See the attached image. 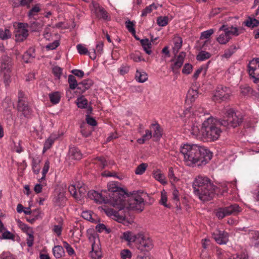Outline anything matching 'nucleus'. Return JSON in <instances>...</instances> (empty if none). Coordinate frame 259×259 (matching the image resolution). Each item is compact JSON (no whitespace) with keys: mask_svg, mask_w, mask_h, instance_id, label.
I'll list each match as a JSON object with an SVG mask.
<instances>
[{"mask_svg":"<svg viewBox=\"0 0 259 259\" xmlns=\"http://www.w3.org/2000/svg\"><path fill=\"white\" fill-rule=\"evenodd\" d=\"M231 93V90L229 88L220 85L216 89L212 100L218 102L226 101L230 98Z\"/></svg>","mask_w":259,"mask_h":259,"instance_id":"11","label":"nucleus"},{"mask_svg":"<svg viewBox=\"0 0 259 259\" xmlns=\"http://www.w3.org/2000/svg\"><path fill=\"white\" fill-rule=\"evenodd\" d=\"M211 56V55L209 52L201 51L196 56V59L199 61H203L207 59H209Z\"/></svg>","mask_w":259,"mask_h":259,"instance_id":"34","label":"nucleus"},{"mask_svg":"<svg viewBox=\"0 0 259 259\" xmlns=\"http://www.w3.org/2000/svg\"><path fill=\"white\" fill-rule=\"evenodd\" d=\"M88 195L90 198L94 200L97 203L100 204L102 203L109 204V198L103 196L102 194L99 193L97 191L91 190L88 192Z\"/></svg>","mask_w":259,"mask_h":259,"instance_id":"17","label":"nucleus"},{"mask_svg":"<svg viewBox=\"0 0 259 259\" xmlns=\"http://www.w3.org/2000/svg\"><path fill=\"white\" fill-rule=\"evenodd\" d=\"M157 23L160 26H165L168 23V18L167 17H159L157 19Z\"/></svg>","mask_w":259,"mask_h":259,"instance_id":"51","label":"nucleus"},{"mask_svg":"<svg viewBox=\"0 0 259 259\" xmlns=\"http://www.w3.org/2000/svg\"><path fill=\"white\" fill-rule=\"evenodd\" d=\"M76 104L78 108L84 109L87 107L88 101L83 96H81L77 98Z\"/></svg>","mask_w":259,"mask_h":259,"instance_id":"37","label":"nucleus"},{"mask_svg":"<svg viewBox=\"0 0 259 259\" xmlns=\"http://www.w3.org/2000/svg\"><path fill=\"white\" fill-rule=\"evenodd\" d=\"M68 81L70 89L71 90H74L76 88L77 89L78 84L77 83L75 77L73 75H69L68 76Z\"/></svg>","mask_w":259,"mask_h":259,"instance_id":"40","label":"nucleus"},{"mask_svg":"<svg viewBox=\"0 0 259 259\" xmlns=\"http://www.w3.org/2000/svg\"><path fill=\"white\" fill-rule=\"evenodd\" d=\"M259 24V21L255 18H251L249 17L245 22V25L249 27L253 28L258 26Z\"/></svg>","mask_w":259,"mask_h":259,"instance_id":"45","label":"nucleus"},{"mask_svg":"<svg viewBox=\"0 0 259 259\" xmlns=\"http://www.w3.org/2000/svg\"><path fill=\"white\" fill-rule=\"evenodd\" d=\"M86 120L87 123L92 126H96L97 124L96 120L89 115L86 116Z\"/></svg>","mask_w":259,"mask_h":259,"instance_id":"63","label":"nucleus"},{"mask_svg":"<svg viewBox=\"0 0 259 259\" xmlns=\"http://www.w3.org/2000/svg\"><path fill=\"white\" fill-rule=\"evenodd\" d=\"M130 58L136 62L145 61L144 59L142 58L140 53L139 52H135L134 53L131 54L130 55Z\"/></svg>","mask_w":259,"mask_h":259,"instance_id":"49","label":"nucleus"},{"mask_svg":"<svg viewBox=\"0 0 259 259\" xmlns=\"http://www.w3.org/2000/svg\"><path fill=\"white\" fill-rule=\"evenodd\" d=\"M198 97V92L197 90L190 89L187 95V100L191 102H194Z\"/></svg>","mask_w":259,"mask_h":259,"instance_id":"30","label":"nucleus"},{"mask_svg":"<svg viewBox=\"0 0 259 259\" xmlns=\"http://www.w3.org/2000/svg\"><path fill=\"white\" fill-rule=\"evenodd\" d=\"M226 116L223 119H220V123L222 126L229 128L236 127L242 122V117L241 115H237L233 109L230 108L226 110Z\"/></svg>","mask_w":259,"mask_h":259,"instance_id":"6","label":"nucleus"},{"mask_svg":"<svg viewBox=\"0 0 259 259\" xmlns=\"http://www.w3.org/2000/svg\"><path fill=\"white\" fill-rule=\"evenodd\" d=\"M13 66L12 59L7 55H4L0 60V72H12Z\"/></svg>","mask_w":259,"mask_h":259,"instance_id":"14","label":"nucleus"},{"mask_svg":"<svg viewBox=\"0 0 259 259\" xmlns=\"http://www.w3.org/2000/svg\"><path fill=\"white\" fill-rule=\"evenodd\" d=\"M237 48L235 45L231 46L225 51L223 57L226 58H230L237 50Z\"/></svg>","mask_w":259,"mask_h":259,"instance_id":"39","label":"nucleus"},{"mask_svg":"<svg viewBox=\"0 0 259 259\" xmlns=\"http://www.w3.org/2000/svg\"><path fill=\"white\" fill-rule=\"evenodd\" d=\"M54 256L56 258H61L64 254L63 247L60 245H56L53 248Z\"/></svg>","mask_w":259,"mask_h":259,"instance_id":"29","label":"nucleus"},{"mask_svg":"<svg viewBox=\"0 0 259 259\" xmlns=\"http://www.w3.org/2000/svg\"><path fill=\"white\" fill-rule=\"evenodd\" d=\"M2 238L4 239L14 240L15 239V235L10 231H6L3 233Z\"/></svg>","mask_w":259,"mask_h":259,"instance_id":"57","label":"nucleus"},{"mask_svg":"<svg viewBox=\"0 0 259 259\" xmlns=\"http://www.w3.org/2000/svg\"><path fill=\"white\" fill-rule=\"evenodd\" d=\"M220 119L213 117L208 118L202 123L201 129V139L205 141H214L218 140L222 133L219 126Z\"/></svg>","mask_w":259,"mask_h":259,"instance_id":"3","label":"nucleus"},{"mask_svg":"<svg viewBox=\"0 0 259 259\" xmlns=\"http://www.w3.org/2000/svg\"><path fill=\"white\" fill-rule=\"evenodd\" d=\"M119 209V211H117L111 208H108L105 210L106 214L111 217L113 219L118 222L119 223H122L125 221V215L122 213V210Z\"/></svg>","mask_w":259,"mask_h":259,"instance_id":"19","label":"nucleus"},{"mask_svg":"<svg viewBox=\"0 0 259 259\" xmlns=\"http://www.w3.org/2000/svg\"><path fill=\"white\" fill-rule=\"evenodd\" d=\"M148 165L147 163H142L139 165L135 170V174L137 175H142L146 170Z\"/></svg>","mask_w":259,"mask_h":259,"instance_id":"46","label":"nucleus"},{"mask_svg":"<svg viewBox=\"0 0 259 259\" xmlns=\"http://www.w3.org/2000/svg\"><path fill=\"white\" fill-rule=\"evenodd\" d=\"M153 175L155 179L159 181L161 184L163 185L167 184L164 174L162 173L160 170H157L154 171Z\"/></svg>","mask_w":259,"mask_h":259,"instance_id":"27","label":"nucleus"},{"mask_svg":"<svg viewBox=\"0 0 259 259\" xmlns=\"http://www.w3.org/2000/svg\"><path fill=\"white\" fill-rule=\"evenodd\" d=\"M35 57V49L30 48L23 55V59L27 63L31 62Z\"/></svg>","mask_w":259,"mask_h":259,"instance_id":"24","label":"nucleus"},{"mask_svg":"<svg viewBox=\"0 0 259 259\" xmlns=\"http://www.w3.org/2000/svg\"><path fill=\"white\" fill-rule=\"evenodd\" d=\"M3 73V81L6 86H9L11 82V72H1Z\"/></svg>","mask_w":259,"mask_h":259,"instance_id":"44","label":"nucleus"},{"mask_svg":"<svg viewBox=\"0 0 259 259\" xmlns=\"http://www.w3.org/2000/svg\"><path fill=\"white\" fill-rule=\"evenodd\" d=\"M108 189L111 192L109 194V204L116 208L121 209L125 204L123 199L126 192L123 189L118 187L114 182L108 183Z\"/></svg>","mask_w":259,"mask_h":259,"instance_id":"4","label":"nucleus"},{"mask_svg":"<svg viewBox=\"0 0 259 259\" xmlns=\"http://www.w3.org/2000/svg\"><path fill=\"white\" fill-rule=\"evenodd\" d=\"M121 238L128 242V243L131 242L136 243L138 239V234H135L132 232L126 231L123 233Z\"/></svg>","mask_w":259,"mask_h":259,"instance_id":"23","label":"nucleus"},{"mask_svg":"<svg viewBox=\"0 0 259 259\" xmlns=\"http://www.w3.org/2000/svg\"><path fill=\"white\" fill-rule=\"evenodd\" d=\"M49 167H50V162L49 160H47L46 161V162L45 163V165L43 167L42 171V176L40 180H44L45 179L46 175L48 172Z\"/></svg>","mask_w":259,"mask_h":259,"instance_id":"59","label":"nucleus"},{"mask_svg":"<svg viewBox=\"0 0 259 259\" xmlns=\"http://www.w3.org/2000/svg\"><path fill=\"white\" fill-rule=\"evenodd\" d=\"M18 109L19 111L23 113L25 116L29 115L31 113L27 100H20L18 101Z\"/></svg>","mask_w":259,"mask_h":259,"instance_id":"20","label":"nucleus"},{"mask_svg":"<svg viewBox=\"0 0 259 259\" xmlns=\"http://www.w3.org/2000/svg\"><path fill=\"white\" fill-rule=\"evenodd\" d=\"M34 231L31 233L27 234L28 237L27 238V244L28 247H32L34 243Z\"/></svg>","mask_w":259,"mask_h":259,"instance_id":"58","label":"nucleus"},{"mask_svg":"<svg viewBox=\"0 0 259 259\" xmlns=\"http://www.w3.org/2000/svg\"><path fill=\"white\" fill-rule=\"evenodd\" d=\"M40 8L39 4H36L33 6L28 13V16L29 18H32L36 16L40 11Z\"/></svg>","mask_w":259,"mask_h":259,"instance_id":"36","label":"nucleus"},{"mask_svg":"<svg viewBox=\"0 0 259 259\" xmlns=\"http://www.w3.org/2000/svg\"><path fill=\"white\" fill-rule=\"evenodd\" d=\"M59 45V42L58 40H55L52 43H50L46 46L48 50H54L57 48Z\"/></svg>","mask_w":259,"mask_h":259,"instance_id":"64","label":"nucleus"},{"mask_svg":"<svg viewBox=\"0 0 259 259\" xmlns=\"http://www.w3.org/2000/svg\"><path fill=\"white\" fill-rule=\"evenodd\" d=\"M55 139V138L51 136L45 141L44 146V152L51 148Z\"/></svg>","mask_w":259,"mask_h":259,"instance_id":"47","label":"nucleus"},{"mask_svg":"<svg viewBox=\"0 0 259 259\" xmlns=\"http://www.w3.org/2000/svg\"><path fill=\"white\" fill-rule=\"evenodd\" d=\"M43 23L37 21H33L30 23L28 27L30 28L32 31L36 32L39 31L41 30L43 27Z\"/></svg>","mask_w":259,"mask_h":259,"instance_id":"32","label":"nucleus"},{"mask_svg":"<svg viewBox=\"0 0 259 259\" xmlns=\"http://www.w3.org/2000/svg\"><path fill=\"white\" fill-rule=\"evenodd\" d=\"M157 9L156 6L154 4L150 5L146 7L142 12L141 16L145 17L148 14L150 13L153 10Z\"/></svg>","mask_w":259,"mask_h":259,"instance_id":"43","label":"nucleus"},{"mask_svg":"<svg viewBox=\"0 0 259 259\" xmlns=\"http://www.w3.org/2000/svg\"><path fill=\"white\" fill-rule=\"evenodd\" d=\"M136 245L137 249L141 251H148L153 246L152 240L141 233H138Z\"/></svg>","mask_w":259,"mask_h":259,"instance_id":"9","label":"nucleus"},{"mask_svg":"<svg viewBox=\"0 0 259 259\" xmlns=\"http://www.w3.org/2000/svg\"><path fill=\"white\" fill-rule=\"evenodd\" d=\"M62 243L63 247L66 249L67 252L69 255H72L74 254L75 252L73 248L66 241H63Z\"/></svg>","mask_w":259,"mask_h":259,"instance_id":"52","label":"nucleus"},{"mask_svg":"<svg viewBox=\"0 0 259 259\" xmlns=\"http://www.w3.org/2000/svg\"><path fill=\"white\" fill-rule=\"evenodd\" d=\"M150 128L153 131V140L155 141L159 140L162 136V130L160 125L157 123H153L151 125Z\"/></svg>","mask_w":259,"mask_h":259,"instance_id":"21","label":"nucleus"},{"mask_svg":"<svg viewBox=\"0 0 259 259\" xmlns=\"http://www.w3.org/2000/svg\"><path fill=\"white\" fill-rule=\"evenodd\" d=\"M167 201V196L166 194V192L164 191H163L161 192V198L160 200V203L165 207L169 208L170 205L166 203Z\"/></svg>","mask_w":259,"mask_h":259,"instance_id":"50","label":"nucleus"},{"mask_svg":"<svg viewBox=\"0 0 259 259\" xmlns=\"http://www.w3.org/2000/svg\"><path fill=\"white\" fill-rule=\"evenodd\" d=\"M192 186L195 195L202 201L210 200L214 196L215 186L206 177H197L193 182Z\"/></svg>","mask_w":259,"mask_h":259,"instance_id":"2","label":"nucleus"},{"mask_svg":"<svg viewBox=\"0 0 259 259\" xmlns=\"http://www.w3.org/2000/svg\"><path fill=\"white\" fill-rule=\"evenodd\" d=\"M174 46L172 48L174 54L176 55L182 48L183 40L179 36H175L174 38Z\"/></svg>","mask_w":259,"mask_h":259,"instance_id":"26","label":"nucleus"},{"mask_svg":"<svg viewBox=\"0 0 259 259\" xmlns=\"http://www.w3.org/2000/svg\"><path fill=\"white\" fill-rule=\"evenodd\" d=\"M50 100L53 104H58L61 98L60 94L58 92H55L49 95Z\"/></svg>","mask_w":259,"mask_h":259,"instance_id":"33","label":"nucleus"},{"mask_svg":"<svg viewBox=\"0 0 259 259\" xmlns=\"http://www.w3.org/2000/svg\"><path fill=\"white\" fill-rule=\"evenodd\" d=\"M17 222L19 227L23 231V232L25 233L26 234L31 233L33 231L32 228L23 223L20 220H18Z\"/></svg>","mask_w":259,"mask_h":259,"instance_id":"35","label":"nucleus"},{"mask_svg":"<svg viewBox=\"0 0 259 259\" xmlns=\"http://www.w3.org/2000/svg\"><path fill=\"white\" fill-rule=\"evenodd\" d=\"M82 217L88 221H92V212L90 211H84L81 213Z\"/></svg>","mask_w":259,"mask_h":259,"instance_id":"62","label":"nucleus"},{"mask_svg":"<svg viewBox=\"0 0 259 259\" xmlns=\"http://www.w3.org/2000/svg\"><path fill=\"white\" fill-rule=\"evenodd\" d=\"M191 134L196 138H201V131H199V127L196 125H193L191 128Z\"/></svg>","mask_w":259,"mask_h":259,"instance_id":"54","label":"nucleus"},{"mask_svg":"<svg viewBox=\"0 0 259 259\" xmlns=\"http://www.w3.org/2000/svg\"><path fill=\"white\" fill-rule=\"evenodd\" d=\"M69 157L72 159L79 160L82 158V153L80 151L75 147H70L68 153Z\"/></svg>","mask_w":259,"mask_h":259,"instance_id":"22","label":"nucleus"},{"mask_svg":"<svg viewBox=\"0 0 259 259\" xmlns=\"http://www.w3.org/2000/svg\"><path fill=\"white\" fill-rule=\"evenodd\" d=\"M89 239L92 243V250L90 255L93 259H100L102 253L100 247V241L98 237L94 235H90Z\"/></svg>","mask_w":259,"mask_h":259,"instance_id":"10","label":"nucleus"},{"mask_svg":"<svg viewBox=\"0 0 259 259\" xmlns=\"http://www.w3.org/2000/svg\"><path fill=\"white\" fill-rule=\"evenodd\" d=\"M168 177L170 182H175L178 181V179L175 177L172 167H170L168 169Z\"/></svg>","mask_w":259,"mask_h":259,"instance_id":"56","label":"nucleus"},{"mask_svg":"<svg viewBox=\"0 0 259 259\" xmlns=\"http://www.w3.org/2000/svg\"><path fill=\"white\" fill-rule=\"evenodd\" d=\"M135 78L139 82L143 83L148 79L147 74L143 71L137 70Z\"/></svg>","mask_w":259,"mask_h":259,"instance_id":"28","label":"nucleus"},{"mask_svg":"<svg viewBox=\"0 0 259 259\" xmlns=\"http://www.w3.org/2000/svg\"><path fill=\"white\" fill-rule=\"evenodd\" d=\"M141 45L144 50V51L148 55L151 54V42L147 38L142 39L140 40Z\"/></svg>","mask_w":259,"mask_h":259,"instance_id":"31","label":"nucleus"},{"mask_svg":"<svg viewBox=\"0 0 259 259\" xmlns=\"http://www.w3.org/2000/svg\"><path fill=\"white\" fill-rule=\"evenodd\" d=\"M241 211L237 204L234 203L226 207H219L216 210V216L222 219L230 215H237Z\"/></svg>","mask_w":259,"mask_h":259,"instance_id":"8","label":"nucleus"},{"mask_svg":"<svg viewBox=\"0 0 259 259\" xmlns=\"http://www.w3.org/2000/svg\"><path fill=\"white\" fill-rule=\"evenodd\" d=\"M212 237L219 244H225L228 241V234L224 231L216 230L212 233Z\"/></svg>","mask_w":259,"mask_h":259,"instance_id":"18","label":"nucleus"},{"mask_svg":"<svg viewBox=\"0 0 259 259\" xmlns=\"http://www.w3.org/2000/svg\"><path fill=\"white\" fill-rule=\"evenodd\" d=\"M125 26L126 28L128 29L129 32H131L133 35H135L136 33V31L134 28V24L133 22H132L130 20L125 22Z\"/></svg>","mask_w":259,"mask_h":259,"instance_id":"53","label":"nucleus"},{"mask_svg":"<svg viewBox=\"0 0 259 259\" xmlns=\"http://www.w3.org/2000/svg\"><path fill=\"white\" fill-rule=\"evenodd\" d=\"M248 73L253 79V81L259 82V58L253 59L248 65Z\"/></svg>","mask_w":259,"mask_h":259,"instance_id":"12","label":"nucleus"},{"mask_svg":"<svg viewBox=\"0 0 259 259\" xmlns=\"http://www.w3.org/2000/svg\"><path fill=\"white\" fill-rule=\"evenodd\" d=\"M40 162V160L33 158L32 161V167L33 172L35 174H39L40 171L39 163Z\"/></svg>","mask_w":259,"mask_h":259,"instance_id":"41","label":"nucleus"},{"mask_svg":"<svg viewBox=\"0 0 259 259\" xmlns=\"http://www.w3.org/2000/svg\"><path fill=\"white\" fill-rule=\"evenodd\" d=\"M124 201H125V206L121 209L125 208L136 210L138 212H141L144 208L145 203L143 198L138 193L133 192L131 195H128L126 193L124 195Z\"/></svg>","mask_w":259,"mask_h":259,"instance_id":"5","label":"nucleus"},{"mask_svg":"<svg viewBox=\"0 0 259 259\" xmlns=\"http://www.w3.org/2000/svg\"><path fill=\"white\" fill-rule=\"evenodd\" d=\"M76 49L78 53L80 55H85L89 53L87 48L82 44H78L76 46Z\"/></svg>","mask_w":259,"mask_h":259,"instance_id":"55","label":"nucleus"},{"mask_svg":"<svg viewBox=\"0 0 259 259\" xmlns=\"http://www.w3.org/2000/svg\"><path fill=\"white\" fill-rule=\"evenodd\" d=\"M120 255L122 259L130 258L132 256V252L128 249H123L121 251Z\"/></svg>","mask_w":259,"mask_h":259,"instance_id":"60","label":"nucleus"},{"mask_svg":"<svg viewBox=\"0 0 259 259\" xmlns=\"http://www.w3.org/2000/svg\"><path fill=\"white\" fill-rule=\"evenodd\" d=\"M180 151L185 165L192 167L206 164L211 157L207 149L197 144H183Z\"/></svg>","mask_w":259,"mask_h":259,"instance_id":"1","label":"nucleus"},{"mask_svg":"<svg viewBox=\"0 0 259 259\" xmlns=\"http://www.w3.org/2000/svg\"><path fill=\"white\" fill-rule=\"evenodd\" d=\"M68 191L76 200H81V195L80 194L79 196H78V193L74 185H70L68 187Z\"/></svg>","mask_w":259,"mask_h":259,"instance_id":"38","label":"nucleus"},{"mask_svg":"<svg viewBox=\"0 0 259 259\" xmlns=\"http://www.w3.org/2000/svg\"><path fill=\"white\" fill-rule=\"evenodd\" d=\"M92 4L93 7V11L97 17L106 20L110 19L108 13L104 8L94 1L92 2Z\"/></svg>","mask_w":259,"mask_h":259,"instance_id":"16","label":"nucleus"},{"mask_svg":"<svg viewBox=\"0 0 259 259\" xmlns=\"http://www.w3.org/2000/svg\"><path fill=\"white\" fill-rule=\"evenodd\" d=\"M93 82L91 79H85L78 83L77 89L80 90L81 93L84 92L93 85Z\"/></svg>","mask_w":259,"mask_h":259,"instance_id":"25","label":"nucleus"},{"mask_svg":"<svg viewBox=\"0 0 259 259\" xmlns=\"http://www.w3.org/2000/svg\"><path fill=\"white\" fill-rule=\"evenodd\" d=\"M192 69L193 66L191 64L189 63L186 64L182 69V73L186 74H189L191 73Z\"/></svg>","mask_w":259,"mask_h":259,"instance_id":"61","label":"nucleus"},{"mask_svg":"<svg viewBox=\"0 0 259 259\" xmlns=\"http://www.w3.org/2000/svg\"><path fill=\"white\" fill-rule=\"evenodd\" d=\"M186 56L185 52H181L175 59L171 60V62H174V63L171 64L170 68L174 72H177L182 66Z\"/></svg>","mask_w":259,"mask_h":259,"instance_id":"15","label":"nucleus"},{"mask_svg":"<svg viewBox=\"0 0 259 259\" xmlns=\"http://www.w3.org/2000/svg\"><path fill=\"white\" fill-rule=\"evenodd\" d=\"M11 33L8 29L0 28V39L2 40L7 39L11 37Z\"/></svg>","mask_w":259,"mask_h":259,"instance_id":"42","label":"nucleus"},{"mask_svg":"<svg viewBox=\"0 0 259 259\" xmlns=\"http://www.w3.org/2000/svg\"><path fill=\"white\" fill-rule=\"evenodd\" d=\"M214 32L213 29H210L204 31L201 33L200 38L201 39H208Z\"/></svg>","mask_w":259,"mask_h":259,"instance_id":"48","label":"nucleus"},{"mask_svg":"<svg viewBox=\"0 0 259 259\" xmlns=\"http://www.w3.org/2000/svg\"><path fill=\"white\" fill-rule=\"evenodd\" d=\"M28 24L24 23H19L15 31V36L16 41L21 42L26 39L28 36L27 28Z\"/></svg>","mask_w":259,"mask_h":259,"instance_id":"13","label":"nucleus"},{"mask_svg":"<svg viewBox=\"0 0 259 259\" xmlns=\"http://www.w3.org/2000/svg\"><path fill=\"white\" fill-rule=\"evenodd\" d=\"M223 31L217 38V41L221 45H225L231 39V35L238 36V29L237 27H229L227 25H223L219 28V31Z\"/></svg>","mask_w":259,"mask_h":259,"instance_id":"7","label":"nucleus"}]
</instances>
